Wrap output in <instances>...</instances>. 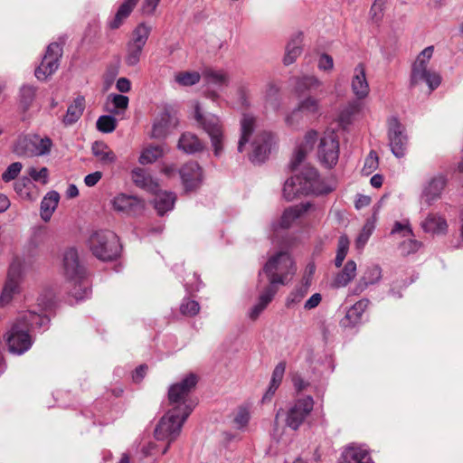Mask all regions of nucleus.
I'll return each instance as SVG.
<instances>
[{
  "instance_id": "nucleus-17",
  "label": "nucleus",
  "mask_w": 463,
  "mask_h": 463,
  "mask_svg": "<svg viewBox=\"0 0 463 463\" xmlns=\"http://www.w3.org/2000/svg\"><path fill=\"white\" fill-rule=\"evenodd\" d=\"M178 172L186 192L195 190L201 185L203 182V170L198 163L189 161Z\"/></svg>"
},
{
  "instance_id": "nucleus-36",
  "label": "nucleus",
  "mask_w": 463,
  "mask_h": 463,
  "mask_svg": "<svg viewBox=\"0 0 463 463\" xmlns=\"http://www.w3.org/2000/svg\"><path fill=\"white\" fill-rule=\"evenodd\" d=\"M132 180L134 184L150 193H156L158 184L144 169L136 168L132 171Z\"/></svg>"
},
{
  "instance_id": "nucleus-47",
  "label": "nucleus",
  "mask_w": 463,
  "mask_h": 463,
  "mask_svg": "<svg viewBox=\"0 0 463 463\" xmlns=\"http://www.w3.org/2000/svg\"><path fill=\"white\" fill-rule=\"evenodd\" d=\"M361 103L358 101L350 102L340 113L339 119L342 125H349L354 118L360 112Z\"/></svg>"
},
{
  "instance_id": "nucleus-64",
  "label": "nucleus",
  "mask_w": 463,
  "mask_h": 463,
  "mask_svg": "<svg viewBox=\"0 0 463 463\" xmlns=\"http://www.w3.org/2000/svg\"><path fill=\"white\" fill-rule=\"evenodd\" d=\"M349 244L350 241L348 237L345 234L341 235L338 239L336 254L346 257L349 250Z\"/></svg>"
},
{
  "instance_id": "nucleus-12",
  "label": "nucleus",
  "mask_w": 463,
  "mask_h": 463,
  "mask_svg": "<svg viewBox=\"0 0 463 463\" xmlns=\"http://www.w3.org/2000/svg\"><path fill=\"white\" fill-rule=\"evenodd\" d=\"M388 140L394 156L402 158L406 155L409 138L405 127L396 117L388 119Z\"/></svg>"
},
{
  "instance_id": "nucleus-52",
  "label": "nucleus",
  "mask_w": 463,
  "mask_h": 463,
  "mask_svg": "<svg viewBox=\"0 0 463 463\" xmlns=\"http://www.w3.org/2000/svg\"><path fill=\"white\" fill-rule=\"evenodd\" d=\"M250 419V412L248 407H239L235 412L233 422L239 430L244 429Z\"/></svg>"
},
{
  "instance_id": "nucleus-39",
  "label": "nucleus",
  "mask_w": 463,
  "mask_h": 463,
  "mask_svg": "<svg viewBox=\"0 0 463 463\" xmlns=\"http://www.w3.org/2000/svg\"><path fill=\"white\" fill-rule=\"evenodd\" d=\"M60 195L56 191H51L46 194L41 202V217L44 222H48L53 212L58 206Z\"/></svg>"
},
{
  "instance_id": "nucleus-23",
  "label": "nucleus",
  "mask_w": 463,
  "mask_h": 463,
  "mask_svg": "<svg viewBox=\"0 0 463 463\" xmlns=\"http://www.w3.org/2000/svg\"><path fill=\"white\" fill-rule=\"evenodd\" d=\"M309 207L310 204L308 203L288 207L283 212L279 221L272 224L273 229L277 231L279 228H289L303 213L307 212Z\"/></svg>"
},
{
  "instance_id": "nucleus-61",
  "label": "nucleus",
  "mask_w": 463,
  "mask_h": 463,
  "mask_svg": "<svg viewBox=\"0 0 463 463\" xmlns=\"http://www.w3.org/2000/svg\"><path fill=\"white\" fill-rule=\"evenodd\" d=\"M395 233H402V237L413 236V232L409 221H405L403 222H395L392 230V234Z\"/></svg>"
},
{
  "instance_id": "nucleus-49",
  "label": "nucleus",
  "mask_w": 463,
  "mask_h": 463,
  "mask_svg": "<svg viewBox=\"0 0 463 463\" xmlns=\"http://www.w3.org/2000/svg\"><path fill=\"white\" fill-rule=\"evenodd\" d=\"M374 221L373 220H367L364 223L362 231L360 232L359 235L357 236L355 240V247L358 250H363L366 242L368 241L370 236L372 235L373 230H374Z\"/></svg>"
},
{
  "instance_id": "nucleus-28",
  "label": "nucleus",
  "mask_w": 463,
  "mask_h": 463,
  "mask_svg": "<svg viewBox=\"0 0 463 463\" xmlns=\"http://www.w3.org/2000/svg\"><path fill=\"white\" fill-rule=\"evenodd\" d=\"M277 293V288L273 286H267L260 294L257 303L250 309L249 317L251 320H256L263 310L271 302Z\"/></svg>"
},
{
  "instance_id": "nucleus-26",
  "label": "nucleus",
  "mask_w": 463,
  "mask_h": 463,
  "mask_svg": "<svg viewBox=\"0 0 463 463\" xmlns=\"http://www.w3.org/2000/svg\"><path fill=\"white\" fill-rule=\"evenodd\" d=\"M382 279V269L377 265H372L367 267V269L363 273L359 281L356 283L354 288H353V293L358 295L364 292L368 286L373 285L380 281Z\"/></svg>"
},
{
  "instance_id": "nucleus-40",
  "label": "nucleus",
  "mask_w": 463,
  "mask_h": 463,
  "mask_svg": "<svg viewBox=\"0 0 463 463\" xmlns=\"http://www.w3.org/2000/svg\"><path fill=\"white\" fill-rule=\"evenodd\" d=\"M302 33H299L295 38H293L286 47V53L283 59L285 65L292 64L302 52L301 48Z\"/></svg>"
},
{
  "instance_id": "nucleus-6",
  "label": "nucleus",
  "mask_w": 463,
  "mask_h": 463,
  "mask_svg": "<svg viewBox=\"0 0 463 463\" xmlns=\"http://www.w3.org/2000/svg\"><path fill=\"white\" fill-rule=\"evenodd\" d=\"M33 267L30 259L15 256L10 263L6 281L0 295V306L8 305L14 297L20 293L24 275Z\"/></svg>"
},
{
  "instance_id": "nucleus-10",
  "label": "nucleus",
  "mask_w": 463,
  "mask_h": 463,
  "mask_svg": "<svg viewBox=\"0 0 463 463\" xmlns=\"http://www.w3.org/2000/svg\"><path fill=\"white\" fill-rule=\"evenodd\" d=\"M317 158L326 168L334 167L339 158V140L333 131L326 132L317 146Z\"/></svg>"
},
{
  "instance_id": "nucleus-45",
  "label": "nucleus",
  "mask_w": 463,
  "mask_h": 463,
  "mask_svg": "<svg viewBox=\"0 0 463 463\" xmlns=\"http://www.w3.org/2000/svg\"><path fill=\"white\" fill-rule=\"evenodd\" d=\"M129 99L125 95L109 94L108 96V110L112 114H118L120 110L127 109Z\"/></svg>"
},
{
  "instance_id": "nucleus-43",
  "label": "nucleus",
  "mask_w": 463,
  "mask_h": 463,
  "mask_svg": "<svg viewBox=\"0 0 463 463\" xmlns=\"http://www.w3.org/2000/svg\"><path fill=\"white\" fill-rule=\"evenodd\" d=\"M164 146H149L142 151L139 157V163L142 165L152 164L158 158H160L164 155Z\"/></svg>"
},
{
  "instance_id": "nucleus-33",
  "label": "nucleus",
  "mask_w": 463,
  "mask_h": 463,
  "mask_svg": "<svg viewBox=\"0 0 463 463\" xmlns=\"http://www.w3.org/2000/svg\"><path fill=\"white\" fill-rule=\"evenodd\" d=\"M155 194L154 207L159 215H164L165 213L172 211L176 200V196L171 192H158Z\"/></svg>"
},
{
  "instance_id": "nucleus-29",
  "label": "nucleus",
  "mask_w": 463,
  "mask_h": 463,
  "mask_svg": "<svg viewBox=\"0 0 463 463\" xmlns=\"http://www.w3.org/2000/svg\"><path fill=\"white\" fill-rule=\"evenodd\" d=\"M369 300L366 298L361 299L354 304L346 312L345 317L342 319L344 326H354L362 318V315L368 307Z\"/></svg>"
},
{
  "instance_id": "nucleus-27",
  "label": "nucleus",
  "mask_w": 463,
  "mask_h": 463,
  "mask_svg": "<svg viewBox=\"0 0 463 463\" xmlns=\"http://www.w3.org/2000/svg\"><path fill=\"white\" fill-rule=\"evenodd\" d=\"M420 226L427 233L444 234L448 231V223L446 219L438 213H430L421 222Z\"/></svg>"
},
{
  "instance_id": "nucleus-3",
  "label": "nucleus",
  "mask_w": 463,
  "mask_h": 463,
  "mask_svg": "<svg viewBox=\"0 0 463 463\" xmlns=\"http://www.w3.org/2000/svg\"><path fill=\"white\" fill-rule=\"evenodd\" d=\"M331 188L320 178L317 169L305 166L300 173L286 180L283 186V196L292 201L301 194H323L331 192Z\"/></svg>"
},
{
  "instance_id": "nucleus-19",
  "label": "nucleus",
  "mask_w": 463,
  "mask_h": 463,
  "mask_svg": "<svg viewBox=\"0 0 463 463\" xmlns=\"http://www.w3.org/2000/svg\"><path fill=\"white\" fill-rule=\"evenodd\" d=\"M148 39V31H135L128 44L126 62L129 66H135L140 61L142 49Z\"/></svg>"
},
{
  "instance_id": "nucleus-5",
  "label": "nucleus",
  "mask_w": 463,
  "mask_h": 463,
  "mask_svg": "<svg viewBox=\"0 0 463 463\" xmlns=\"http://www.w3.org/2000/svg\"><path fill=\"white\" fill-rule=\"evenodd\" d=\"M296 272V266L290 254L287 251H279L269 258L259 278L264 273L269 279V285L277 288V285L288 283Z\"/></svg>"
},
{
  "instance_id": "nucleus-18",
  "label": "nucleus",
  "mask_w": 463,
  "mask_h": 463,
  "mask_svg": "<svg viewBox=\"0 0 463 463\" xmlns=\"http://www.w3.org/2000/svg\"><path fill=\"white\" fill-rule=\"evenodd\" d=\"M273 137L269 132H261L258 134L252 143V153L250 154V159L254 164L263 163L271 148Z\"/></svg>"
},
{
  "instance_id": "nucleus-44",
  "label": "nucleus",
  "mask_w": 463,
  "mask_h": 463,
  "mask_svg": "<svg viewBox=\"0 0 463 463\" xmlns=\"http://www.w3.org/2000/svg\"><path fill=\"white\" fill-rule=\"evenodd\" d=\"M298 108L307 119L315 118L319 113V102L313 97H307L301 100Z\"/></svg>"
},
{
  "instance_id": "nucleus-14",
  "label": "nucleus",
  "mask_w": 463,
  "mask_h": 463,
  "mask_svg": "<svg viewBox=\"0 0 463 463\" xmlns=\"http://www.w3.org/2000/svg\"><path fill=\"white\" fill-rule=\"evenodd\" d=\"M52 146L51 138L33 136L19 139L14 152L19 156H44L50 153Z\"/></svg>"
},
{
  "instance_id": "nucleus-48",
  "label": "nucleus",
  "mask_w": 463,
  "mask_h": 463,
  "mask_svg": "<svg viewBox=\"0 0 463 463\" xmlns=\"http://www.w3.org/2000/svg\"><path fill=\"white\" fill-rule=\"evenodd\" d=\"M200 79L201 75L197 71H179L175 74V81L184 87L195 85Z\"/></svg>"
},
{
  "instance_id": "nucleus-38",
  "label": "nucleus",
  "mask_w": 463,
  "mask_h": 463,
  "mask_svg": "<svg viewBox=\"0 0 463 463\" xmlns=\"http://www.w3.org/2000/svg\"><path fill=\"white\" fill-rule=\"evenodd\" d=\"M356 276V263L354 260H348L342 270H340L333 280L335 288H344L347 286Z\"/></svg>"
},
{
  "instance_id": "nucleus-9",
  "label": "nucleus",
  "mask_w": 463,
  "mask_h": 463,
  "mask_svg": "<svg viewBox=\"0 0 463 463\" xmlns=\"http://www.w3.org/2000/svg\"><path fill=\"white\" fill-rule=\"evenodd\" d=\"M433 54V47L425 48L416 58L411 66V85L415 86L420 83H426L430 91L437 89L441 78L439 74L434 71L428 69V63Z\"/></svg>"
},
{
  "instance_id": "nucleus-55",
  "label": "nucleus",
  "mask_w": 463,
  "mask_h": 463,
  "mask_svg": "<svg viewBox=\"0 0 463 463\" xmlns=\"http://www.w3.org/2000/svg\"><path fill=\"white\" fill-rule=\"evenodd\" d=\"M412 237L413 236H407V239L400 244V250L403 255L412 254L420 248L421 242Z\"/></svg>"
},
{
  "instance_id": "nucleus-32",
  "label": "nucleus",
  "mask_w": 463,
  "mask_h": 463,
  "mask_svg": "<svg viewBox=\"0 0 463 463\" xmlns=\"http://www.w3.org/2000/svg\"><path fill=\"white\" fill-rule=\"evenodd\" d=\"M138 2L139 0H124L109 23L110 29H118L122 26Z\"/></svg>"
},
{
  "instance_id": "nucleus-7",
  "label": "nucleus",
  "mask_w": 463,
  "mask_h": 463,
  "mask_svg": "<svg viewBox=\"0 0 463 463\" xmlns=\"http://www.w3.org/2000/svg\"><path fill=\"white\" fill-rule=\"evenodd\" d=\"M194 118L208 135L214 156L220 157L224 151L226 141L221 119L213 114L203 115L199 103L194 106Z\"/></svg>"
},
{
  "instance_id": "nucleus-34",
  "label": "nucleus",
  "mask_w": 463,
  "mask_h": 463,
  "mask_svg": "<svg viewBox=\"0 0 463 463\" xmlns=\"http://www.w3.org/2000/svg\"><path fill=\"white\" fill-rule=\"evenodd\" d=\"M178 148L186 154H194L204 149V144L193 133H184L178 141Z\"/></svg>"
},
{
  "instance_id": "nucleus-31",
  "label": "nucleus",
  "mask_w": 463,
  "mask_h": 463,
  "mask_svg": "<svg viewBox=\"0 0 463 463\" xmlns=\"http://www.w3.org/2000/svg\"><path fill=\"white\" fill-rule=\"evenodd\" d=\"M37 87L24 84L19 90L18 105L23 112L28 111L36 102Z\"/></svg>"
},
{
  "instance_id": "nucleus-54",
  "label": "nucleus",
  "mask_w": 463,
  "mask_h": 463,
  "mask_svg": "<svg viewBox=\"0 0 463 463\" xmlns=\"http://www.w3.org/2000/svg\"><path fill=\"white\" fill-rule=\"evenodd\" d=\"M180 311L184 316L194 317L199 313L200 305L195 300L184 298L180 306Z\"/></svg>"
},
{
  "instance_id": "nucleus-59",
  "label": "nucleus",
  "mask_w": 463,
  "mask_h": 463,
  "mask_svg": "<svg viewBox=\"0 0 463 463\" xmlns=\"http://www.w3.org/2000/svg\"><path fill=\"white\" fill-rule=\"evenodd\" d=\"M23 169V165L20 162L11 164L6 170L2 174L4 182L8 183L14 180Z\"/></svg>"
},
{
  "instance_id": "nucleus-2",
  "label": "nucleus",
  "mask_w": 463,
  "mask_h": 463,
  "mask_svg": "<svg viewBox=\"0 0 463 463\" xmlns=\"http://www.w3.org/2000/svg\"><path fill=\"white\" fill-rule=\"evenodd\" d=\"M49 323L50 319L46 316L32 311L20 312L5 335L9 352L18 355L27 352L33 343L30 330H45Z\"/></svg>"
},
{
  "instance_id": "nucleus-30",
  "label": "nucleus",
  "mask_w": 463,
  "mask_h": 463,
  "mask_svg": "<svg viewBox=\"0 0 463 463\" xmlns=\"http://www.w3.org/2000/svg\"><path fill=\"white\" fill-rule=\"evenodd\" d=\"M92 155L102 165H110L117 160V156L103 141H95L91 146Z\"/></svg>"
},
{
  "instance_id": "nucleus-56",
  "label": "nucleus",
  "mask_w": 463,
  "mask_h": 463,
  "mask_svg": "<svg viewBox=\"0 0 463 463\" xmlns=\"http://www.w3.org/2000/svg\"><path fill=\"white\" fill-rule=\"evenodd\" d=\"M379 165V159L375 151H371L364 160L362 173L365 175H371L377 169Z\"/></svg>"
},
{
  "instance_id": "nucleus-53",
  "label": "nucleus",
  "mask_w": 463,
  "mask_h": 463,
  "mask_svg": "<svg viewBox=\"0 0 463 463\" xmlns=\"http://www.w3.org/2000/svg\"><path fill=\"white\" fill-rule=\"evenodd\" d=\"M27 173L31 181L33 180L42 184H46L49 181V170L47 167H42L39 170L35 167H30Z\"/></svg>"
},
{
  "instance_id": "nucleus-63",
  "label": "nucleus",
  "mask_w": 463,
  "mask_h": 463,
  "mask_svg": "<svg viewBox=\"0 0 463 463\" xmlns=\"http://www.w3.org/2000/svg\"><path fill=\"white\" fill-rule=\"evenodd\" d=\"M386 4V0H374L371 7V14L373 18L379 21L383 16V7Z\"/></svg>"
},
{
  "instance_id": "nucleus-4",
  "label": "nucleus",
  "mask_w": 463,
  "mask_h": 463,
  "mask_svg": "<svg viewBox=\"0 0 463 463\" xmlns=\"http://www.w3.org/2000/svg\"><path fill=\"white\" fill-rule=\"evenodd\" d=\"M62 272L71 285L70 293L76 300L90 297L91 290L86 270L80 260L78 250L73 247L66 249L62 254Z\"/></svg>"
},
{
  "instance_id": "nucleus-25",
  "label": "nucleus",
  "mask_w": 463,
  "mask_h": 463,
  "mask_svg": "<svg viewBox=\"0 0 463 463\" xmlns=\"http://www.w3.org/2000/svg\"><path fill=\"white\" fill-rule=\"evenodd\" d=\"M340 463H374L366 449L351 445L344 449L339 458Z\"/></svg>"
},
{
  "instance_id": "nucleus-58",
  "label": "nucleus",
  "mask_w": 463,
  "mask_h": 463,
  "mask_svg": "<svg viewBox=\"0 0 463 463\" xmlns=\"http://www.w3.org/2000/svg\"><path fill=\"white\" fill-rule=\"evenodd\" d=\"M31 185V179L28 176H23L14 183V188L17 194L25 198L30 195Z\"/></svg>"
},
{
  "instance_id": "nucleus-57",
  "label": "nucleus",
  "mask_w": 463,
  "mask_h": 463,
  "mask_svg": "<svg viewBox=\"0 0 463 463\" xmlns=\"http://www.w3.org/2000/svg\"><path fill=\"white\" fill-rule=\"evenodd\" d=\"M236 95L238 99V102L242 107H249V96H250V84L247 82H241L237 85L236 88Z\"/></svg>"
},
{
  "instance_id": "nucleus-11",
  "label": "nucleus",
  "mask_w": 463,
  "mask_h": 463,
  "mask_svg": "<svg viewBox=\"0 0 463 463\" xmlns=\"http://www.w3.org/2000/svg\"><path fill=\"white\" fill-rule=\"evenodd\" d=\"M314 404L309 395L297 399L287 411L286 425L293 430H298L312 412Z\"/></svg>"
},
{
  "instance_id": "nucleus-20",
  "label": "nucleus",
  "mask_w": 463,
  "mask_h": 463,
  "mask_svg": "<svg viewBox=\"0 0 463 463\" xmlns=\"http://www.w3.org/2000/svg\"><path fill=\"white\" fill-rule=\"evenodd\" d=\"M176 125L177 118L167 109H164L154 120L151 137L156 139L165 138Z\"/></svg>"
},
{
  "instance_id": "nucleus-22",
  "label": "nucleus",
  "mask_w": 463,
  "mask_h": 463,
  "mask_svg": "<svg viewBox=\"0 0 463 463\" xmlns=\"http://www.w3.org/2000/svg\"><path fill=\"white\" fill-rule=\"evenodd\" d=\"M317 138V131L309 130L306 133L304 139L297 146L293 154V157L290 162L292 170H297V168L302 164L307 155L313 149Z\"/></svg>"
},
{
  "instance_id": "nucleus-50",
  "label": "nucleus",
  "mask_w": 463,
  "mask_h": 463,
  "mask_svg": "<svg viewBox=\"0 0 463 463\" xmlns=\"http://www.w3.org/2000/svg\"><path fill=\"white\" fill-rule=\"evenodd\" d=\"M308 119L306 118L304 114L300 111V109L297 107L290 113H288L285 118L286 125L293 129L298 128L303 123L307 122Z\"/></svg>"
},
{
  "instance_id": "nucleus-37",
  "label": "nucleus",
  "mask_w": 463,
  "mask_h": 463,
  "mask_svg": "<svg viewBox=\"0 0 463 463\" xmlns=\"http://www.w3.org/2000/svg\"><path fill=\"white\" fill-rule=\"evenodd\" d=\"M255 118L250 114H243L241 119V137L238 143V152L244 150V146L249 142L255 128Z\"/></svg>"
},
{
  "instance_id": "nucleus-46",
  "label": "nucleus",
  "mask_w": 463,
  "mask_h": 463,
  "mask_svg": "<svg viewBox=\"0 0 463 463\" xmlns=\"http://www.w3.org/2000/svg\"><path fill=\"white\" fill-rule=\"evenodd\" d=\"M279 93V88L275 83L269 82L266 85L264 92L265 101L275 110H279L281 105Z\"/></svg>"
},
{
  "instance_id": "nucleus-8",
  "label": "nucleus",
  "mask_w": 463,
  "mask_h": 463,
  "mask_svg": "<svg viewBox=\"0 0 463 463\" xmlns=\"http://www.w3.org/2000/svg\"><path fill=\"white\" fill-rule=\"evenodd\" d=\"M89 246L92 254L103 261L118 258L121 251L119 239L111 231L93 232L89 239Z\"/></svg>"
},
{
  "instance_id": "nucleus-21",
  "label": "nucleus",
  "mask_w": 463,
  "mask_h": 463,
  "mask_svg": "<svg viewBox=\"0 0 463 463\" xmlns=\"http://www.w3.org/2000/svg\"><path fill=\"white\" fill-rule=\"evenodd\" d=\"M113 209L118 213L134 215L139 213L143 208V203L137 197L124 194H118L111 201Z\"/></svg>"
},
{
  "instance_id": "nucleus-13",
  "label": "nucleus",
  "mask_w": 463,
  "mask_h": 463,
  "mask_svg": "<svg viewBox=\"0 0 463 463\" xmlns=\"http://www.w3.org/2000/svg\"><path fill=\"white\" fill-rule=\"evenodd\" d=\"M62 55V47L59 43H51L40 65L35 69V77L42 81L52 76L59 67V60Z\"/></svg>"
},
{
  "instance_id": "nucleus-15",
  "label": "nucleus",
  "mask_w": 463,
  "mask_h": 463,
  "mask_svg": "<svg viewBox=\"0 0 463 463\" xmlns=\"http://www.w3.org/2000/svg\"><path fill=\"white\" fill-rule=\"evenodd\" d=\"M202 76L207 88V97L212 99L219 98V92L229 86L231 77L228 71L222 69L206 68Z\"/></svg>"
},
{
  "instance_id": "nucleus-16",
  "label": "nucleus",
  "mask_w": 463,
  "mask_h": 463,
  "mask_svg": "<svg viewBox=\"0 0 463 463\" xmlns=\"http://www.w3.org/2000/svg\"><path fill=\"white\" fill-rule=\"evenodd\" d=\"M447 185V178L443 175H437L425 182L420 194L421 209L430 207L441 198Z\"/></svg>"
},
{
  "instance_id": "nucleus-62",
  "label": "nucleus",
  "mask_w": 463,
  "mask_h": 463,
  "mask_svg": "<svg viewBox=\"0 0 463 463\" xmlns=\"http://www.w3.org/2000/svg\"><path fill=\"white\" fill-rule=\"evenodd\" d=\"M317 67L320 71H330L334 68V61L333 58L326 54L323 53L319 56Z\"/></svg>"
},
{
  "instance_id": "nucleus-24",
  "label": "nucleus",
  "mask_w": 463,
  "mask_h": 463,
  "mask_svg": "<svg viewBox=\"0 0 463 463\" xmlns=\"http://www.w3.org/2000/svg\"><path fill=\"white\" fill-rule=\"evenodd\" d=\"M351 88L354 96L358 99L368 96L370 88L365 75V70L362 63L358 64L354 70L351 80Z\"/></svg>"
},
{
  "instance_id": "nucleus-1",
  "label": "nucleus",
  "mask_w": 463,
  "mask_h": 463,
  "mask_svg": "<svg viewBox=\"0 0 463 463\" xmlns=\"http://www.w3.org/2000/svg\"><path fill=\"white\" fill-rule=\"evenodd\" d=\"M196 383L197 376L189 373L169 387L168 400L171 408L160 419L155 429L154 435L157 440L172 443L180 435L184 421L193 411L188 397Z\"/></svg>"
},
{
  "instance_id": "nucleus-42",
  "label": "nucleus",
  "mask_w": 463,
  "mask_h": 463,
  "mask_svg": "<svg viewBox=\"0 0 463 463\" xmlns=\"http://www.w3.org/2000/svg\"><path fill=\"white\" fill-rule=\"evenodd\" d=\"M305 284L296 288L292 290L286 299V306L288 308L294 307L300 303L305 296L307 294L308 287L310 285L309 278H304Z\"/></svg>"
},
{
  "instance_id": "nucleus-60",
  "label": "nucleus",
  "mask_w": 463,
  "mask_h": 463,
  "mask_svg": "<svg viewBox=\"0 0 463 463\" xmlns=\"http://www.w3.org/2000/svg\"><path fill=\"white\" fill-rule=\"evenodd\" d=\"M285 370H286V364L284 362L279 363L275 366V368L272 372V375H271V379H270L269 383H273L277 386H279L283 380Z\"/></svg>"
},
{
  "instance_id": "nucleus-51",
  "label": "nucleus",
  "mask_w": 463,
  "mask_h": 463,
  "mask_svg": "<svg viewBox=\"0 0 463 463\" xmlns=\"http://www.w3.org/2000/svg\"><path fill=\"white\" fill-rule=\"evenodd\" d=\"M96 126L102 133H111L117 127V119L112 115H103L98 118Z\"/></svg>"
},
{
  "instance_id": "nucleus-41",
  "label": "nucleus",
  "mask_w": 463,
  "mask_h": 463,
  "mask_svg": "<svg viewBox=\"0 0 463 463\" xmlns=\"http://www.w3.org/2000/svg\"><path fill=\"white\" fill-rule=\"evenodd\" d=\"M321 84L317 77L311 75H304L294 79L295 90L299 94L317 89Z\"/></svg>"
},
{
  "instance_id": "nucleus-35",
  "label": "nucleus",
  "mask_w": 463,
  "mask_h": 463,
  "mask_svg": "<svg viewBox=\"0 0 463 463\" xmlns=\"http://www.w3.org/2000/svg\"><path fill=\"white\" fill-rule=\"evenodd\" d=\"M85 109V99L82 96L77 97L68 107L62 122L65 126L76 123L81 117Z\"/></svg>"
}]
</instances>
